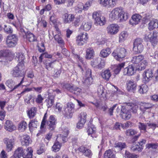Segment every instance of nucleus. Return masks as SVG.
Segmentation results:
<instances>
[{
	"label": "nucleus",
	"instance_id": "21",
	"mask_svg": "<svg viewBox=\"0 0 158 158\" xmlns=\"http://www.w3.org/2000/svg\"><path fill=\"white\" fill-rule=\"evenodd\" d=\"M135 69L132 65H130L124 69L123 73L124 75L131 76L135 73Z\"/></svg>",
	"mask_w": 158,
	"mask_h": 158
},
{
	"label": "nucleus",
	"instance_id": "17",
	"mask_svg": "<svg viewBox=\"0 0 158 158\" xmlns=\"http://www.w3.org/2000/svg\"><path fill=\"white\" fill-rule=\"evenodd\" d=\"M127 90L131 92H134L135 90L136 84L133 80H128L126 83Z\"/></svg>",
	"mask_w": 158,
	"mask_h": 158
},
{
	"label": "nucleus",
	"instance_id": "32",
	"mask_svg": "<svg viewBox=\"0 0 158 158\" xmlns=\"http://www.w3.org/2000/svg\"><path fill=\"white\" fill-rule=\"evenodd\" d=\"M110 49L109 48H107L106 49H103L101 51L100 56L103 58H105L108 56L111 53Z\"/></svg>",
	"mask_w": 158,
	"mask_h": 158
},
{
	"label": "nucleus",
	"instance_id": "22",
	"mask_svg": "<svg viewBox=\"0 0 158 158\" xmlns=\"http://www.w3.org/2000/svg\"><path fill=\"white\" fill-rule=\"evenodd\" d=\"M60 137H57L52 147V151L55 152H58L60 149L62 145L60 143Z\"/></svg>",
	"mask_w": 158,
	"mask_h": 158
},
{
	"label": "nucleus",
	"instance_id": "5",
	"mask_svg": "<svg viewBox=\"0 0 158 158\" xmlns=\"http://www.w3.org/2000/svg\"><path fill=\"white\" fill-rule=\"evenodd\" d=\"M126 50L124 48H118L115 50L112 54V56L117 60L120 61L127 54Z\"/></svg>",
	"mask_w": 158,
	"mask_h": 158
},
{
	"label": "nucleus",
	"instance_id": "59",
	"mask_svg": "<svg viewBox=\"0 0 158 158\" xmlns=\"http://www.w3.org/2000/svg\"><path fill=\"white\" fill-rule=\"evenodd\" d=\"M132 126V123L130 121H128L127 122L121 124V127L123 129H126L128 127Z\"/></svg>",
	"mask_w": 158,
	"mask_h": 158
},
{
	"label": "nucleus",
	"instance_id": "3",
	"mask_svg": "<svg viewBox=\"0 0 158 158\" xmlns=\"http://www.w3.org/2000/svg\"><path fill=\"white\" fill-rule=\"evenodd\" d=\"M27 153L25 155L24 152L23 148L19 147L15 150L14 154L15 158H19L23 156V158H32L33 151L31 148H28L26 150Z\"/></svg>",
	"mask_w": 158,
	"mask_h": 158
},
{
	"label": "nucleus",
	"instance_id": "36",
	"mask_svg": "<svg viewBox=\"0 0 158 158\" xmlns=\"http://www.w3.org/2000/svg\"><path fill=\"white\" fill-rule=\"evenodd\" d=\"M96 128L94 127L93 125L91 126L88 127L87 131L88 135H91V136L92 137H96V136L94 135L96 132Z\"/></svg>",
	"mask_w": 158,
	"mask_h": 158
},
{
	"label": "nucleus",
	"instance_id": "26",
	"mask_svg": "<svg viewBox=\"0 0 158 158\" xmlns=\"http://www.w3.org/2000/svg\"><path fill=\"white\" fill-rule=\"evenodd\" d=\"M5 129L7 131L11 132L16 129V127L13 123L9 120L6 121L5 125Z\"/></svg>",
	"mask_w": 158,
	"mask_h": 158
},
{
	"label": "nucleus",
	"instance_id": "19",
	"mask_svg": "<svg viewBox=\"0 0 158 158\" xmlns=\"http://www.w3.org/2000/svg\"><path fill=\"white\" fill-rule=\"evenodd\" d=\"M15 59L18 62V65H19L20 66L23 65L24 66V64L25 63L24 60L25 58L23 53L21 52L17 53Z\"/></svg>",
	"mask_w": 158,
	"mask_h": 158
},
{
	"label": "nucleus",
	"instance_id": "28",
	"mask_svg": "<svg viewBox=\"0 0 158 158\" xmlns=\"http://www.w3.org/2000/svg\"><path fill=\"white\" fill-rule=\"evenodd\" d=\"M126 147L127 146L125 143L118 142L115 143L114 148V149H117L118 151H121Z\"/></svg>",
	"mask_w": 158,
	"mask_h": 158
},
{
	"label": "nucleus",
	"instance_id": "30",
	"mask_svg": "<svg viewBox=\"0 0 158 158\" xmlns=\"http://www.w3.org/2000/svg\"><path fill=\"white\" fill-rule=\"evenodd\" d=\"M85 57L86 59H90L94 57V52L93 49L91 48H89L86 50Z\"/></svg>",
	"mask_w": 158,
	"mask_h": 158
},
{
	"label": "nucleus",
	"instance_id": "27",
	"mask_svg": "<svg viewBox=\"0 0 158 158\" xmlns=\"http://www.w3.org/2000/svg\"><path fill=\"white\" fill-rule=\"evenodd\" d=\"M158 27V20L156 19H152L151 20L148 24V28L150 31Z\"/></svg>",
	"mask_w": 158,
	"mask_h": 158
},
{
	"label": "nucleus",
	"instance_id": "13",
	"mask_svg": "<svg viewBox=\"0 0 158 158\" xmlns=\"http://www.w3.org/2000/svg\"><path fill=\"white\" fill-rule=\"evenodd\" d=\"M143 81L146 83L148 82L153 77V73L151 69L145 70L143 74Z\"/></svg>",
	"mask_w": 158,
	"mask_h": 158
},
{
	"label": "nucleus",
	"instance_id": "54",
	"mask_svg": "<svg viewBox=\"0 0 158 158\" xmlns=\"http://www.w3.org/2000/svg\"><path fill=\"white\" fill-rule=\"evenodd\" d=\"M101 60L100 58H98L95 59L93 61H92L91 62V65L92 66L94 67L98 68V65L99 62Z\"/></svg>",
	"mask_w": 158,
	"mask_h": 158
},
{
	"label": "nucleus",
	"instance_id": "15",
	"mask_svg": "<svg viewBox=\"0 0 158 158\" xmlns=\"http://www.w3.org/2000/svg\"><path fill=\"white\" fill-rule=\"evenodd\" d=\"M56 34L54 35V32H52V35H54L55 40L57 43L62 45L64 44V42L62 38L61 33L59 31V29L57 26L55 27Z\"/></svg>",
	"mask_w": 158,
	"mask_h": 158
},
{
	"label": "nucleus",
	"instance_id": "61",
	"mask_svg": "<svg viewBox=\"0 0 158 158\" xmlns=\"http://www.w3.org/2000/svg\"><path fill=\"white\" fill-rule=\"evenodd\" d=\"M146 146L148 149L152 148L153 149H156L157 148L158 145L156 143H151L147 144Z\"/></svg>",
	"mask_w": 158,
	"mask_h": 158
},
{
	"label": "nucleus",
	"instance_id": "58",
	"mask_svg": "<svg viewBox=\"0 0 158 158\" xmlns=\"http://www.w3.org/2000/svg\"><path fill=\"white\" fill-rule=\"evenodd\" d=\"M53 62H47L45 64V68L48 70L52 69L53 67Z\"/></svg>",
	"mask_w": 158,
	"mask_h": 158
},
{
	"label": "nucleus",
	"instance_id": "46",
	"mask_svg": "<svg viewBox=\"0 0 158 158\" xmlns=\"http://www.w3.org/2000/svg\"><path fill=\"white\" fill-rule=\"evenodd\" d=\"M137 133V131L133 129H128L125 131V134L127 136H131Z\"/></svg>",
	"mask_w": 158,
	"mask_h": 158
},
{
	"label": "nucleus",
	"instance_id": "11",
	"mask_svg": "<svg viewBox=\"0 0 158 158\" xmlns=\"http://www.w3.org/2000/svg\"><path fill=\"white\" fill-rule=\"evenodd\" d=\"M88 38V35L87 33H81L77 37V44L79 46L82 45L86 43Z\"/></svg>",
	"mask_w": 158,
	"mask_h": 158
},
{
	"label": "nucleus",
	"instance_id": "39",
	"mask_svg": "<svg viewBox=\"0 0 158 158\" xmlns=\"http://www.w3.org/2000/svg\"><path fill=\"white\" fill-rule=\"evenodd\" d=\"M115 155L110 149L106 151L104 154V158H115Z\"/></svg>",
	"mask_w": 158,
	"mask_h": 158
},
{
	"label": "nucleus",
	"instance_id": "56",
	"mask_svg": "<svg viewBox=\"0 0 158 158\" xmlns=\"http://www.w3.org/2000/svg\"><path fill=\"white\" fill-rule=\"evenodd\" d=\"M6 85L10 88L12 89L13 87L15 85V83L12 80L7 81L6 83Z\"/></svg>",
	"mask_w": 158,
	"mask_h": 158
},
{
	"label": "nucleus",
	"instance_id": "41",
	"mask_svg": "<svg viewBox=\"0 0 158 158\" xmlns=\"http://www.w3.org/2000/svg\"><path fill=\"white\" fill-rule=\"evenodd\" d=\"M148 90V86L146 84H143L139 86L138 90L140 94H143L146 93Z\"/></svg>",
	"mask_w": 158,
	"mask_h": 158
},
{
	"label": "nucleus",
	"instance_id": "8",
	"mask_svg": "<svg viewBox=\"0 0 158 158\" xmlns=\"http://www.w3.org/2000/svg\"><path fill=\"white\" fill-rule=\"evenodd\" d=\"M92 17L93 19H94L95 24L96 25L103 26L106 23V20L105 17L101 16L97 12H94L93 13Z\"/></svg>",
	"mask_w": 158,
	"mask_h": 158
},
{
	"label": "nucleus",
	"instance_id": "31",
	"mask_svg": "<svg viewBox=\"0 0 158 158\" xmlns=\"http://www.w3.org/2000/svg\"><path fill=\"white\" fill-rule=\"evenodd\" d=\"M131 23L132 24H137L140 21L142 17L140 15L138 14H135L133 15L131 17Z\"/></svg>",
	"mask_w": 158,
	"mask_h": 158
},
{
	"label": "nucleus",
	"instance_id": "16",
	"mask_svg": "<svg viewBox=\"0 0 158 158\" xmlns=\"http://www.w3.org/2000/svg\"><path fill=\"white\" fill-rule=\"evenodd\" d=\"M74 105L72 102L68 103L67 104V107L65 108L64 111L67 115L72 117V114L75 110Z\"/></svg>",
	"mask_w": 158,
	"mask_h": 158
},
{
	"label": "nucleus",
	"instance_id": "25",
	"mask_svg": "<svg viewBox=\"0 0 158 158\" xmlns=\"http://www.w3.org/2000/svg\"><path fill=\"white\" fill-rule=\"evenodd\" d=\"M74 16L73 14L66 13L64 15L63 20L65 23H70L74 19Z\"/></svg>",
	"mask_w": 158,
	"mask_h": 158
},
{
	"label": "nucleus",
	"instance_id": "64",
	"mask_svg": "<svg viewBox=\"0 0 158 158\" xmlns=\"http://www.w3.org/2000/svg\"><path fill=\"white\" fill-rule=\"evenodd\" d=\"M85 122V121L84 119H82L81 120H80L77 124V127L79 129L81 128Z\"/></svg>",
	"mask_w": 158,
	"mask_h": 158
},
{
	"label": "nucleus",
	"instance_id": "40",
	"mask_svg": "<svg viewBox=\"0 0 158 158\" xmlns=\"http://www.w3.org/2000/svg\"><path fill=\"white\" fill-rule=\"evenodd\" d=\"M91 27V24L89 22H83L80 28L85 31H88L89 30Z\"/></svg>",
	"mask_w": 158,
	"mask_h": 158
},
{
	"label": "nucleus",
	"instance_id": "62",
	"mask_svg": "<svg viewBox=\"0 0 158 158\" xmlns=\"http://www.w3.org/2000/svg\"><path fill=\"white\" fill-rule=\"evenodd\" d=\"M92 2V1L88 0V1L86 2L84 6L83 5V10H87L89 7L91 6Z\"/></svg>",
	"mask_w": 158,
	"mask_h": 158
},
{
	"label": "nucleus",
	"instance_id": "43",
	"mask_svg": "<svg viewBox=\"0 0 158 158\" xmlns=\"http://www.w3.org/2000/svg\"><path fill=\"white\" fill-rule=\"evenodd\" d=\"M93 79L91 77H85L82 81L83 84L86 86L90 85Z\"/></svg>",
	"mask_w": 158,
	"mask_h": 158
},
{
	"label": "nucleus",
	"instance_id": "35",
	"mask_svg": "<svg viewBox=\"0 0 158 158\" xmlns=\"http://www.w3.org/2000/svg\"><path fill=\"white\" fill-rule=\"evenodd\" d=\"M37 27H38L46 28L47 26L46 21L43 19L42 18H39L37 20Z\"/></svg>",
	"mask_w": 158,
	"mask_h": 158
},
{
	"label": "nucleus",
	"instance_id": "49",
	"mask_svg": "<svg viewBox=\"0 0 158 158\" xmlns=\"http://www.w3.org/2000/svg\"><path fill=\"white\" fill-rule=\"evenodd\" d=\"M124 156L125 158H138V157L137 155L131 153L127 151H126Z\"/></svg>",
	"mask_w": 158,
	"mask_h": 158
},
{
	"label": "nucleus",
	"instance_id": "50",
	"mask_svg": "<svg viewBox=\"0 0 158 158\" xmlns=\"http://www.w3.org/2000/svg\"><path fill=\"white\" fill-rule=\"evenodd\" d=\"M38 124V122L35 119H34L31 120L28 124L30 130L32 127L36 128Z\"/></svg>",
	"mask_w": 158,
	"mask_h": 158
},
{
	"label": "nucleus",
	"instance_id": "33",
	"mask_svg": "<svg viewBox=\"0 0 158 158\" xmlns=\"http://www.w3.org/2000/svg\"><path fill=\"white\" fill-rule=\"evenodd\" d=\"M101 76L102 78L105 80L108 81L111 76V73L109 69H107L102 72Z\"/></svg>",
	"mask_w": 158,
	"mask_h": 158
},
{
	"label": "nucleus",
	"instance_id": "63",
	"mask_svg": "<svg viewBox=\"0 0 158 158\" xmlns=\"http://www.w3.org/2000/svg\"><path fill=\"white\" fill-rule=\"evenodd\" d=\"M44 100V98L41 94L37 95L35 99V102L38 104H41L42 103Z\"/></svg>",
	"mask_w": 158,
	"mask_h": 158
},
{
	"label": "nucleus",
	"instance_id": "42",
	"mask_svg": "<svg viewBox=\"0 0 158 158\" xmlns=\"http://www.w3.org/2000/svg\"><path fill=\"white\" fill-rule=\"evenodd\" d=\"M27 123L25 121L20 122L18 125V129L21 131H24L27 128Z\"/></svg>",
	"mask_w": 158,
	"mask_h": 158
},
{
	"label": "nucleus",
	"instance_id": "53",
	"mask_svg": "<svg viewBox=\"0 0 158 158\" xmlns=\"http://www.w3.org/2000/svg\"><path fill=\"white\" fill-rule=\"evenodd\" d=\"M81 92V89L78 87L73 86L71 92L76 95H78L80 94Z\"/></svg>",
	"mask_w": 158,
	"mask_h": 158
},
{
	"label": "nucleus",
	"instance_id": "60",
	"mask_svg": "<svg viewBox=\"0 0 158 158\" xmlns=\"http://www.w3.org/2000/svg\"><path fill=\"white\" fill-rule=\"evenodd\" d=\"M69 133V130L67 127H64L63 129L62 134L64 137H67Z\"/></svg>",
	"mask_w": 158,
	"mask_h": 158
},
{
	"label": "nucleus",
	"instance_id": "44",
	"mask_svg": "<svg viewBox=\"0 0 158 158\" xmlns=\"http://www.w3.org/2000/svg\"><path fill=\"white\" fill-rule=\"evenodd\" d=\"M127 106H129V108L131 112V111L133 113H136L137 112L138 107L137 105L133 104L128 103Z\"/></svg>",
	"mask_w": 158,
	"mask_h": 158
},
{
	"label": "nucleus",
	"instance_id": "7",
	"mask_svg": "<svg viewBox=\"0 0 158 158\" xmlns=\"http://www.w3.org/2000/svg\"><path fill=\"white\" fill-rule=\"evenodd\" d=\"M25 66L17 65L14 68L11 72L12 76L14 77H19L24 76L25 73L24 71Z\"/></svg>",
	"mask_w": 158,
	"mask_h": 158
},
{
	"label": "nucleus",
	"instance_id": "10",
	"mask_svg": "<svg viewBox=\"0 0 158 158\" xmlns=\"http://www.w3.org/2000/svg\"><path fill=\"white\" fill-rule=\"evenodd\" d=\"M142 40L140 38L135 40L134 43L133 50L136 52H141L143 49V47L142 44Z\"/></svg>",
	"mask_w": 158,
	"mask_h": 158
},
{
	"label": "nucleus",
	"instance_id": "4",
	"mask_svg": "<svg viewBox=\"0 0 158 158\" xmlns=\"http://www.w3.org/2000/svg\"><path fill=\"white\" fill-rule=\"evenodd\" d=\"M157 32L156 31L152 32H147L144 35V39L147 42H150L153 46L157 44L158 41L157 38Z\"/></svg>",
	"mask_w": 158,
	"mask_h": 158
},
{
	"label": "nucleus",
	"instance_id": "57",
	"mask_svg": "<svg viewBox=\"0 0 158 158\" xmlns=\"http://www.w3.org/2000/svg\"><path fill=\"white\" fill-rule=\"evenodd\" d=\"M62 107L63 105L61 104L60 103H57L54 107L55 110L56 111L60 112L62 110Z\"/></svg>",
	"mask_w": 158,
	"mask_h": 158
},
{
	"label": "nucleus",
	"instance_id": "9",
	"mask_svg": "<svg viewBox=\"0 0 158 158\" xmlns=\"http://www.w3.org/2000/svg\"><path fill=\"white\" fill-rule=\"evenodd\" d=\"M120 115L123 119H129L131 116V114L129 106H123L120 112Z\"/></svg>",
	"mask_w": 158,
	"mask_h": 158
},
{
	"label": "nucleus",
	"instance_id": "55",
	"mask_svg": "<svg viewBox=\"0 0 158 158\" xmlns=\"http://www.w3.org/2000/svg\"><path fill=\"white\" fill-rule=\"evenodd\" d=\"M138 125V127L140 130H143L145 132H146L147 124H146L143 123L139 122Z\"/></svg>",
	"mask_w": 158,
	"mask_h": 158
},
{
	"label": "nucleus",
	"instance_id": "2",
	"mask_svg": "<svg viewBox=\"0 0 158 158\" xmlns=\"http://www.w3.org/2000/svg\"><path fill=\"white\" fill-rule=\"evenodd\" d=\"M144 56L140 55L132 57L131 61L132 64L136 65L138 70H142L145 69L148 64L147 61L144 60Z\"/></svg>",
	"mask_w": 158,
	"mask_h": 158
},
{
	"label": "nucleus",
	"instance_id": "52",
	"mask_svg": "<svg viewBox=\"0 0 158 158\" xmlns=\"http://www.w3.org/2000/svg\"><path fill=\"white\" fill-rule=\"evenodd\" d=\"M125 63H123L119 64L117 66L114 70V73L115 74H118L120 71L121 69L124 66Z\"/></svg>",
	"mask_w": 158,
	"mask_h": 158
},
{
	"label": "nucleus",
	"instance_id": "34",
	"mask_svg": "<svg viewBox=\"0 0 158 158\" xmlns=\"http://www.w3.org/2000/svg\"><path fill=\"white\" fill-rule=\"evenodd\" d=\"M25 102L28 104H31L34 103V98L31 94H28L24 99Z\"/></svg>",
	"mask_w": 158,
	"mask_h": 158
},
{
	"label": "nucleus",
	"instance_id": "38",
	"mask_svg": "<svg viewBox=\"0 0 158 158\" xmlns=\"http://www.w3.org/2000/svg\"><path fill=\"white\" fill-rule=\"evenodd\" d=\"M54 96H49L48 99L45 102H47V106L48 108L51 107L53 104L54 102Z\"/></svg>",
	"mask_w": 158,
	"mask_h": 158
},
{
	"label": "nucleus",
	"instance_id": "12",
	"mask_svg": "<svg viewBox=\"0 0 158 158\" xmlns=\"http://www.w3.org/2000/svg\"><path fill=\"white\" fill-rule=\"evenodd\" d=\"M56 120L54 116L51 115L47 122L48 128L51 131L53 130L56 127Z\"/></svg>",
	"mask_w": 158,
	"mask_h": 158
},
{
	"label": "nucleus",
	"instance_id": "47",
	"mask_svg": "<svg viewBox=\"0 0 158 158\" xmlns=\"http://www.w3.org/2000/svg\"><path fill=\"white\" fill-rule=\"evenodd\" d=\"M74 9L76 13H81L83 10V4L80 2L75 7Z\"/></svg>",
	"mask_w": 158,
	"mask_h": 158
},
{
	"label": "nucleus",
	"instance_id": "18",
	"mask_svg": "<svg viewBox=\"0 0 158 158\" xmlns=\"http://www.w3.org/2000/svg\"><path fill=\"white\" fill-rule=\"evenodd\" d=\"M4 143L6 144V150L8 152L11 151L14 144L15 140L13 138H5L4 139Z\"/></svg>",
	"mask_w": 158,
	"mask_h": 158
},
{
	"label": "nucleus",
	"instance_id": "1",
	"mask_svg": "<svg viewBox=\"0 0 158 158\" xmlns=\"http://www.w3.org/2000/svg\"><path fill=\"white\" fill-rule=\"evenodd\" d=\"M109 16L112 20L119 19L121 22L125 21L128 18L127 13L118 7L114 9L111 11Z\"/></svg>",
	"mask_w": 158,
	"mask_h": 158
},
{
	"label": "nucleus",
	"instance_id": "37",
	"mask_svg": "<svg viewBox=\"0 0 158 158\" xmlns=\"http://www.w3.org/2000/svg\"><path fill=\"white\" fill-rule=\"evenodd\" d=\"M128 35V33L126 31H123L121 32L119 35V42H123L127 37Z\"/></svg>",
	"mask_w": 158,
	"mask_h": 158
},
{
	"label": "nucleus",
	"instance_id": "20",
	"mask_svg": "<svg viewBox=\"0 0 158 158\" xmlns=\"http://www.w3.org/2000/svg\"><path fill=\"white\" fill-rule=\"evenodd\" d=\"M21 142V144L23 146H28L31 144L32 141L30 138V136L27 135L26 134L23 135L22 137Z\"/></svg>",
	"mask_w": 158,
	"mask_h": 158
},
{
	"label": "nucleus",
	"instance_id": "14",
	"mask_svg": "<svg viewBox=\"0 0 158 158\" xmlns=\"http://www.w3.org/2000/svg\"><path fill=\"white\" fill-rule=\"evenodd\" d=\"M119 31V26L116 24H112L109 25L107 28V33L111 35L117 34Z\"/></svg>",
	"mask_w": 158,
	"mask_h": 158
},
{
	"label": "nucleus",
	"instance_id": "51",
	"mask_svg": "<svg viewBox=\"0 0 158 158\" xmlns=\"http://www.w3.org/2000/svg\"><path fill=\"white\" fill-rule=\"evenodd\" d=\"M98 93L100 97H104L106 96L105 94L104 93V90L102 86H99L98 87Z\"/></svg>",
	"mask_w": 158,
	"mask_h": 158
},
{
	"label": "nucleus",
	"instance_id": "24",
	"mask_svg": "<svg viewBox=\"0 0 158 158\" xmlns=\"http://www.w3.org/2000/svg\"><path fill=\"white\" fill-rule=\"evenodd\" d=\"M2 56L7 58L8 60L11 61L14 57L13 54L11 51L8 50H2L0 52Z\"/></svg>",
	"mask_w": 158,
	"mask_h": 158
},
{
	"label": "nucleus",
	"instance_id": "6",
	"mask_svg": "<svg viewBox=\"0 0 158 158\" xmlns=\"http://www.w3.org/2000/svg\"><path fill=\"white\" fill-rule=\"evenodd\" d=\"M18 38L15 34H12L9 35L6 38V44L9 48H13L17 44Z\"/></svg>",
	"mask_w": 158,
	"mask_h": 158
},
{
	"label": "nucleus",
	"instance_id": "29",
	"mask_svg": "<svg viewBox=\"0 0 158 158\" xmlns=\"http://www.w3.org/2000/svg\"><path fill=\"white\" fill-rule=\"evenodd\" d=\"M37 107L33 106L27 111V115L30 118H32L35 117L37 113Z\"/></svg>",
	"mask_w": 158,
	"mask_h": 158
},
{
	"label": "nucleus",
	"instance_id": "45",
	"mask_svg": "<svg viewBox=\"0 0 158 158\" xmlns=\"http://www.w3.org/2000/svg\"><path fill=\"white\" fill-rule=\"evenodd\" d=\"M131 150L133 152H141L143 150V148L140 147L138 144H133L131 148Z\"/></svg>",
	"mask_w": 158,
	"mask_h": 158
},
{
	"label": "nucleus",
	"instance_id": "48",
	"mask_svg": "<svg viewBox=\"0 0 158 158\" xmlns=\"http://www.w3.org/2000/svg\"><path fill=\"white\" fill-rule=\"evenodd\" d=\"M27 39L30 42H33L36 40V38L35 35L32 33H28L26 34Z\"/></svg>",
	"mask_w": 158,
	"mask_h": 158
},
{
	"label": "nucleus",
	"instance_id": "23",
	"mask_svg": "<svg viewBox=\"0 0 158 158\" xmlns=\"http://www.w3.org/2000/svg\"><path fill=\"white\" fill-rule=\"evenodd\" d=\"M140 110L144 113L145 111L152 107L154 105L151 103L148 102H141L139 104Z\"/></svg>",
	"mask_w": 158,
	"mask_h": 158
}]
</instances>
